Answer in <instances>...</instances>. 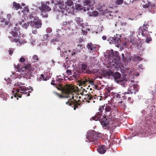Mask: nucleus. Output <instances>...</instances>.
Here are the masks:
<instances>
[{"mask_svg":"<svg viewBox=\"0 0 156 156\" xmlns=\"http://www.w3.org/2000/svg\"><path fill=\"white\" fill-rule=\"evenodd\" d=\"M118 112V108L115 106L111 103L106 104L100 106L99 112L91 119L93 120H99L105 129H108L110 127L108 119H106V117L108 118L111 113H116Z\"/></svg>","mask_w":156,"mask_h":156,"instance_id":"f257e3e1","label":"nucleus"},{"mask_svg":"<svg viewBox=\"0 0 156 156\" xmlns=\"http://www.w3.org/2000/svg\"><path fill=\"white\" fill-rule=\"evenodd\" d=\"M62 80V79L57 78L56 80H52L51 84L56 86L57 89L59 90H61L63 93L68 94L72 92L73 90V88L70 85H66L64 87H63L60 83Z\"/></svg>","mask_w":156,"mask_h":156,"instance_id":"f03ea898","label":"nucleus"},{"mask_svg":"<svg viewBox=\"0 0 156 156\" xmlns=\"http://www.w3.org/2000/svg\"><path fill=\"white\" fill-rule=\"evenodd\" d=\"M15 67L17 69L20 71H24L26 70V71L24 72V74H22V75H23V77L26 79H28L30 78V75L31 74V72L33 71V69L32 68L30 64L26 65L25 64L24 66H21L20 64H18L16 67L15 65Z\"/></svg>","mask_w":156,"mask_h":156,"instance_id":"7ed1b4c3","label":"nucleus"},{"mask_svg":"<svg viewBox=\"0 0 156 156\" xmlns=\"http://www.w3.org/2000/svg\"><path fill=\"white\" fill-rule=\"evenodd\" d=\"M102 136L101 133H97L94 130H90L88 131L87 135V138L88 140L86 141L92 142V144L96 143L97 140Z\"/></svg>","mask_w":156,"mask_h":156,"instance_id":"20e7f679","label":"nucleus"},{"mask_svg":"<svg viewBox=\"0 0 156 156\" xmlns=\"http://www.w3.org/2000/svg\"><path fill=\"white\" fill-rule=\"evenodd\" d=\"M49 1L44 2L41 3V6L39 7V9L41 11V14L43 17H48V15L47 12L51 10V8L49 6Z\"/></svg>","mask_w":156,"mask_h":156,"instance_id":"39448f33","label":"nucleus"},{"mask_svg":"<svg viewBox=\"0 0 156 156\" xmlns=\"http://www.w3.org/2000/svg\"><path fill=\"white\" fill-rule=\"evenodd\" d=\"M130 42L134 46H136L137 48H140L142 46V41L139 37H134L132 35L131 37V41Z\"/></svg>","mask_w":156,"mask_h":156,"instance_id":"423d86ee","label":"nucleus"},{"mask_svg":"<svg viewBox=\"0 0 156 156\" xmlns=\"http://www.w3.org/2000/svg\"><path fill=\"white\" fill-rule=\"evenodd\" d=\"M30 26L37 29L41 28L42 25L41 21L38 19L35 21H30Z\"/></svg>","mask_w":156,"mask_h":156,"instance_id":"0eeeda50","label":"nucleus"},{"mask_svg":"<svg viewBox=\"0 0 156 156\" xmlns=\"http://www.w3.org/2000/svg\"><path fill=\"white\" fill-rule=\"evenodd\" d=\"M121 36L119 34H116L115 35H114V37H110L109 39H108L107 41L110 40L112 41L113 43H117L119 44L121 41L120 38Z\"/></svg>","mask_w":156,"mask_h":156,"instance_id":"6e6552de","label":"nucleus"},{"mask_svg":"<svg viewBox=\"0 0 156 156\" xmlns=\"http://www.w3.org/2000/svg\"><path fill=\"white\" fill-rule=\"evenodd\" d=\"M25 20V18L23 17L21 20L18 21V23L19 24L22 26L23 28L27 29L29 25L30 26V21L26 23Z\"/></svg>","mask_w":156,"mask_h":156,"instance_id":"1a4fd4ad","label":"nucleus"},{"mask_svg":"<svg viewBox=\"0 0 156 156\" xmlns=\"http://www.w3.org/2000/svg\"><path fill=\"white\" fill-rule=\"evenodd\" d=\"M61 5L59 4H57L55 5L54 7V12H58L59 13H61L62 15L64 14L65 10H66L64 9H62Z\"/></svg>","mask_w":156,"mask_h":156,"instance_id":"9d476101","label":"nucleus"},{"mask_svg":"<svg viewBox=\"0 0 156 156\" xmlns=\"http://www.w3.org/2000/svg\"><path fill=\"white\" fill-rule=\"evenodd\" d=\"M12 42L18 43V44H19V45H21L22 44H23L26 43L27 42L25 39H24V37H22V38H21L20 37L14 39L12 40Z\"/></svg>","mask_w":156,"mask_h":156,"instance_id":"9b49d317","label":"nucleus"},{"mask_svg":"<svg viewBox=\"0 0 156 156\" xmlns=\"http://www.w3.org/2000/svg\"><path fill=\"white\" fill-rule=\"evenodd\" d=\"M91 3L92 2L91 0H84L83 1L84 5H87V6L86 8L84 7L83 10L84 12H86V10L89 11Z\"/></svg>","mask_w":156,"mask_h":156,"instance_id":"f8f14e48","label":"nucleus"},{"mask_svg":"<svg viewBox=\"0 0 156 156\" xmlns=\"http://www.w3.org/2000/svg\"><path fill=\"white\" fill-rule=\"evenodd\" d=\"M107 149L106 146L104 145L100 146L97 148L98 152L101 154H104L106 151Z\"/></svg>","mask_w":156,"mask_h":156,"instance_id":"ddd939ff","label":"nucleus"},{"mask_svg":"<svg viewBox=\"0 0 156 156\" xmlns=\"http://www.w3.org/2000/svg\"><path fill=\"white\" fill-rule=\"evenodd\" d=\"M140 33H141L142 35L144 37L148 36L149 34L148 31L145 28H144V27H140L139 29Z\"/></svg>","mask_w":156,"mask_h":156,"instance_id":"4468645a","label":"nucleus"},{"mask_svg":"<svg viewBox=\"0 0 156 156\" xmlns=\"http://www.w3.org/2000/svg\"><path fill=\"white\" fill-rule=\"evenodd\" d=\"M86 98H85L84 99L86 98L87 99H88V100L87 101V102L88 103H94L95 102V101L94 100V98H93V97L90 95L87 94L86 95Z\"/></svg>","mask_w":156,"mask_h":156,"instance_id":"2eb2a0df","label":"nucleus"},{"mask_svg":"<svg viewBox=\"0 0 156 156\" xmlns=\"http://www.w3.org/2000/svg\"><path fill=\"white\" fill-rule=\"evenodd\" d=\"M136 60L138 61H141L142 60V59L139 56H137L135 55H134L133 56H131L130 57L129 60L133 61L134 62L136 61Z\"/></svg>","mask_w":156,"mask_h":156,"instance_id":"dca6fc26","label":"nucleus"},{"mask_svg":"<svg viewBox=\"0 0 156 156\" xmlns=\"http://www.w3.org/2000/svg\"><path fill=\"white\" fill-rule=\"evenodd\" d=\"M112 76L114 77L115 81L116 82L117 80L121 79V74L118 72H116L115 73L113 74Z\"/></svg>","mask_w":156,"mask_h":156,"instance_id":"f3484780","label":"nucleus"},{"mask_svg":"<svg viewBox=\"0 0 156 156\" xmlns=\"http://www.w3.org/2000/svg\"><path fill=\"white\" fill-rule=\"evenodd\" d=\"M69 106H71L73 108L74 110H75L76 108H78V106L80 105V104L77 102L76 101L75 102L74 101L71 102L69 104Z\"/></svg>","mask_w":156,"mask_h":156,"instance_id":"a211bd4d","label":"nucleus"},{"mask_svg":"<svg viewBox=\"0 0 156 156\" xmlns=\"http://www.w3.org/2000/svg\"><path fill=\"white\" fill-rule=\"evenodd\" d=\"M87 47L89 50H90V52L93 51L95 49L94 45L91 42L87 44Z\"/></svg>","mask_w":156,"mask_h":156,"instance_id":"6ab92c4d","label":"nucleus"},{"mask_svg":"<svg viewBox=\"0 0 156 156\" xmlns=\"http://www.w3.org/2000/svg\"><path fill=\"white\" fill-rule=\"evenodd\" d=\"M127 81L125 79L121 78L117 81V83H119L120 84L123 85L124 87H125Z\"/></svg>","mask_w":156,"mask_h":156,"instance_id":"aec40b11","label":"nucleus"},{"mask_svg":"<svg viewBox=\"0 0 156 156\" xmlns=\"http://www.w3.org/2000/svg\"><path fill=\"white\" fill-rule=\"evenodd\" d=\"M21 7L20 4L17 3L16 2H13V6L12 8L18 10Z\"/></svg>","mask_w":156,"mask_h":156,"instance_id":"412c9836","label":"nucleus"},{"mask_svg":"<svg viewBox=\"0 0 156 156\" xmlns=\"http://www.w3.org/2000/svg\"><path fill=\"white\" fill-rule=\"evenodd\" d=\"M73 90H72V92L70 94H65L64 93H63L64 94H66V96H63V95H61V94H59L57 92H54V93L58 97H59V98H68L69 97V96H68V95L69 94H72V93H73Z\"/></svg>","mask_w":156,"mask_h":156,"instance_id":"4be33fe9","label":"nucleus"},{"mask_svg":"<svg viewBox=\"0 0 156 156\" xmlns=\"http://www.w3.org/2000/svg\"><path fill=\"white\" fill-rule=\"evenodd\" d=\"M14 30L15 31V32H12V36L13 37H16L18 35V32H19L20 30V28L18 27H15L14 28Z\"/></svg>","mask_w":156,"mask_h":156,"instance_id":"5701e85b","label":"nucleus"},{"mask_svg":"<svg viewBox=\"0 0 156 156\" xmlns=\"http://www.w3.org/2000/svg\"><path fill=\"white\" fill-rule=\"evenodd\" d=\"M80 77V73L77 72V73H75V74L73 75L72 76H70L69 78V79L70 80H73V78L77 79L79 77Z\"/></svg>","mask_w":156,"mask_h":156,"instance_id":"b1692460","label":"nucleus"},{"mask_svg":"<svg viewBox=\"0 0 156 156\" xmlns=\"http://www.w3.org/2000/svg\"><path fill=\"white\" fill-rule=\"evenodd\" d=\"M19 88L20 89V93L23 94H27V92L28 90L26 89L25 87H19Z\"/></svg>","mask_w":156,"mask_h":156,"instance_id":"393cba45","label":"nucleus"},{"mask_svg":"<svg viewBox=\"0 0 156 156\" xmlns=\"http://www.w3.org/2000/svg\"><path fill=\"white\" fill-rule=\"evenodd\" d=\"M81 50V49H78L76 48V49H73L72 53L71 54L72 55H73L75 54H76L79 53H80Z\"/></svg>","mask_w":156,"mask_h":156,"instance_id":"a878e982","label":"nucleus"},{"mask_svg":"<svg viewBox=\"0 0 156 156\" xmlns=\"http://www.w3.org/2000/svg\"><path fill=\"white\" fill-rule=\"evenodd\" d=\"M128 91L129 92H125L124 94V95H125L126 94H129V93L133 94L134 91V87H131L130 88H128Z\"/></svg>","mask_w":156,"mask_h":156,"instance_id":"bb28decb","label":"nucleus"},{"mask_svg":"<svg viewBox=\"0 0 156 156\" xmlns=\"http://www.w3.org/2000/svg\"><path fill=\"white\" fill-rule=\"evenodd\" d=\"M89 82V78L87 79H84L82 80H81L80 81V84L82 85H85L87 84Z\"/></svg>","mask_w":156,"mask_h":156,"instance_id":"cd10ccee","label":"nucleus"},{"mask_svg":"<svg viewBox=\"0 0 156 156\" xmlns=\"http://www.w3.org/2000/svg\"><path fill=\"white\" fill-rule=\"evenodd\" d=\"M50 37L48 34L44 35L43 36V39H42L43 41H48L50 39Z\"/></svg>","mask_w":156,"mask_h":156,"instance_id":"c85d7f7f","label":"nucleus"},{"mask_svg":"<svg viewBox=\"0 0 156 156\" xmlns=\"http://www.w3.org/2000/svg\"><path fill=\"white\" fill-rule=\"evenodd\" d=\"M16 91L17 93H18L14 95V97H18L19 98H21V95H20V94L18 93L19 92H21L20 88H19V89H16Z\"/></svg>","mask_w":156,"mask_h":156,"instance_id":"c756f323","label":"nucleus"},{"mask_svg":"<svg viewBox=\"0 0 156 156\" xmlns=\"http://www.w3.org/2000/svg\"><path fill=\"white\" fill-rule=\"evenodd\" d=\"M112 12H109L108 14H106L105 15L106 18L108 19H112L113 17V16L112 14Z\"/></svg>","mask_w":156,"mask_h":156,"instance_id":"7c9ffc66","label":"nucleus"},{"mask_svg":"<svg viewBox=\"0 0 156 156\" xmlns=\"http://www.w3.org/2000/svg\"><path fill=\"white\" fill-rule=\"evenodd\" d=\"M11 25V22L9 21H6L5 22V26L6 28H9L10 27Z\"/></svg>","mask_w":156,"mask_h":156,"instance_id":"2f4dec72","label":"nucleus"},{"mask_svg":"<svg viewBox=\"0 0 156 156\" xmlns=\"http://www.w3.org/2000/svg\"><path fill=\"white\" fill-rule=\"evenodd\" d=\"M106 76H110L113 74V73L110 70L107 71L105 72Z\"/></svg>","mask_w":156,"mask_h":156,"instance_id":"473e14b6","label":"nucleus"},{"mask_svg":"<svg viewBox=\"0 0 156 156\" xmlns=\"http://www.w3.org/2000/svg\"><path fill=\"white\" fill-rule=\"evenodd\" d=\"M87 65L85 64H83L81 66V69L82 71L86 70L87 69Z\"/></svg>","mask_w":156,"mask_h":156,"instance_id":"72a5a7b5","label":"nucleus"},{"mask_svg":"<svg viewBox=\"0 0 156 156\" xmlns=\"http://www.w3.org/2000/svg\"><path fill=\"white\" fill-rule=\"evenodd\" d=\"M130 57L128 58L127 56H126V57H124V58L122 60V61L124 62H127L129 61H130Z\"/></svg>","mask_w":156,"mask_h":156,"instance_id":"f704fd0d","label":"nucleus"},{"mask_svg":"<svg viewBox=\"0 0 156 156\" xmlns=\"http://www.w3.org/2000/svg\"><path fill=\"white\" fill-rule=\"evenodd\" d=\"M34 61V62H36L39 60V59L38 56L37 55H34L32 57Z\"/></svg>","mask_w":156,"mask_h":156,"instance_id":"c9c22d12","label":"nucleus"},{"mask_svg":"<svg viewBox=\"0 0 156 156\" xmlns=\"http://www.w3.org/2000/svg\"><path fill=\"white\" fill-rule=\"evenodd\" d=\"M59 40L58 39L56 38H53L50 41V42L53 43L54 44H55V42L58 41Z\"/></svg>","mask_w":156,"mask_h":156,"instance_id":"e433bc0d","label":"nucleus"},{"mask_svg":"<svg viewBox=\"0 0 156 156\" xmlns=\"http://www.w3.org/2000/svg\"><path fill=\"white\" fill-rule=\"evenodd\" d=\"M111 53L113 56L115 57L118 56L119 54V52L117 51H115V52H114L113 51H112Z\"/></svg>","mask_w":156,"mask_h":156,"instance_id":"4c0bfd02","label":"nucleus"},{"mask_svg":"<svg viewBox=\"0 0 156 156\" xmlns=\"http://www.w3.org/2000/svg\"><path fill=\"white\" fill-rule=\"evenodd\" d=\"M110 90H107L106 92H105V96L106 98L108 97V96L110 95Z\"/></svg>","mask_w":156,"mask_h":156,"instance_id":"58836bf2","label":"nucleus"},{"mask_svg":"<svg viewBox=\"0 0 156 156\" xmlns=\"http://www.w3.org/2000/svg\"><path fill=\"white\" fill-rule=\"evenodd\" d=\"M14 49L12 48H10L9 49L8 52H9V54L10 55H11L13 54V52L14 51Z\"/></svg>","mask_w":156,"mask_h":156,"instance_id":"ea45409f","label":"nucleus"},{"mask_svg":"<svg viewBox=\"0 0 156 156\" xmlns=\"http://www.w3.org/2000/svg\"><path fill=\"white\" fill-rule=\"evenodd\" d=\"M66 3L68 5L71 6L72 5L73 2L71 0H68L66 2Z\"/></svg>","mask_w":156,"mask_h":156,"instance_id":"a19ab883","label":"nucleus"},{"mask_svg":"<svg viewBox=\"0 0 156 156\" xmlns=\"http://www.w3.org/2000/svg\"><path fill=\"white\" fill-rule=\"evenodd\" d=\"M66 73L67 75H70L72 74V71L71 70L68 69L66 70Z\"/></svg>","mask_w":156,"mask_h":156,"instance_id":"79ce46f5","label":"nucleus"},{"mask_svg":"<svg viewBox=\"0 0 156 156\" xmlns=\"http://www.w3.org/2000/svg\"><path fill=\"white\" fill-rule=\"evenodd\" d=\"M41 78L44 81L47 80H48V77H45L43 74L41 75Z\"/></svg>","mask_w":156,"mask_h":156,"instance_id":"37998d69","label":"nucleus"},{"mask_svg":"<svg viewBox=\"0 0 156 156\" xmlns=\"http://www.w3.org/2000/svg\"><path fill=\"white\" fill-rule=\"evenodd\" d=\"M92 13L93 16H96L98 15V12L97 11H94L92 12Z\"/></svg>","mask_w":156,"mask_h":156,"instance_id":"c03bdc74","label":"nucleus"},{"mask_svg":"<svg viewBox=\"0 0 156 156\" xmlns=\"http://www.w3.org/2000/svg\"><path fill=\"white\" fill-rule=\"evenodd\" d=\"M121 96V95L120 92H119L118 93L116 94L115 95V96L116 97V98H120Z\"/></svg>","mask_w":156,"mask_h":156,"instance_id":"a18cd8bd","label":"nucleus"},{"mask_svg":"<svg viewBox=\"0 0 156 156\" xmlns=\"http://www.w3.org/2000/svg\"><path fill=\"white\" fill-rule=\"evenodd\" d=\"M123 0H116V3L118 5H120L123 2Z\"/></svg>","mask_w":156,"mask_h":156,"instance_id":"49530a36","label":"nucleus"},{"mask_svg":"<svg viewBox=\"0 0 156 156\" xmlns=\"http://www.w3.org/2000/svg\"><path fill=\"white\" fill-rule=\"evenodd\" d=\"M128 101L130 104H132L133 103V100L129 97L128 98Z\"/></svg>","mask_w":156,"mask_h":156,"instance_id":"de8ad7c7","label":"nucleus"},{"mask_svg":"<svg viewBox=\"0 0 156 156\" xmlns=\"http://www.w3.org/2000/svg\"><path fill=\"white\" fill-rule=\"evenodd\" d=\"M20 85H24V84H22L21 83H20V82H17V83H15L14 85L15 86H19V87H20Z\"/></svg>","mask_w":156,"mask_h":156,"instance_id":"09e8293b","label":"nucleus"},{"mask_svg":"<svg viewBox=\"0 0 156 156\" xmlns=\"http://www.w3.org/2000/svg\"><path fill=\"white\" fill-rule=\"evenodd\" d=\"M25 58H24L21 57L20 59V62H25Z\"/></svg>","mask_w":156,"mask_h":156,"instance_id":"8fccbe9b","label":"nucleus"},{"mask_svg":"<svg viewBox=\"0 0 156 156\" xmlns=\"http://www.w3.org/2000/svg\"><path fill=\"white\" fill-rule=\"evenodd\" d=\"M23 10L24 12H28L29 11L28 8L27 6L25 7L24 9Z\"/></svg>","mask_w":156,"mask_h":156,"instance_id":"3c124183","label":"nucleus"},{"mask_svg":"<svg viewBox=\"0 0 156 156\" xmlns=\"http://www.w3.org/2000/svg\"><path fill=\"white\" fill-rule=\"evenodd\" d=\"M152 40L151 38L150 37H148L147 38L146 42L147 43H149V42L151 41Z\"/></svg>","mask_w":156,"mask_h":156,"instance_id":"603ef678","label":"nucleus"},{"mask_svg":"<svg viewBox=\"0 0 156 156\" xmlns=\"http://www.w3.org/2000/svg\"><path fill=\"white\" fill-rule=\"evenodd\" d=\"M124 102L122 101H119L118 103V105L119 106H122V104Z\"/></svg>","mask_w":156,"mask_h":156,"instance_id":"864d4df0","label":"nucleus"},{"mask_svg":"<svg viewBox=\"0 0 156 156\" xmlns=\"http://www.w3.org/2000/svg\"><path fill=\"white\" fill-rule=\"evenodd\" d=\"M5 80L8 83H10L11 81V80L9 78H8L7 79H6V78H5Z\"/></svg>","mask_w":156,"mask_h":156,"instance_id":"5fc2aeb1","label":"nucleus"},{"mask_svg":"<svg viewBox=\"0 0 156 156\" xmlns=\"http://www.w3.org/2000/svg\"><path fill=\"white\" fill-rule=\"evenodd\" d=\"M86 73L89 74H90L92 73V71L90 70L89 69H87L86 71Z\"/></svg>","mask_w":156,"mask_h":156,"instance_id":"6e6d98bb","label":"nucleus"},{"mask_svg":"<svg viewBox=\"0 0 156 156\" xmlns=\"http://www.w3.org/2000/svg\"><path fill=\"white\" fill-rule=\"evenodd\" d=\"M12 16L10 14H8L7 15V18L9 20H10V19L11 17Z\"/></svg>","mask_w":156,"mask_h":156,"instance_id":"4d7b16f0","label":"nucleus"},{"mask_svg":"<svg viewBox=\"0 0 156 156\" xmlns=\"http://www.w3.org/2000/svg\"><path fill=\"white\" fill-rule=\"evenodd\" d=\"M32 33L34 34H37V32L36 30L35 29L34 30H32Z\"/></svg>","mask_w":156,"mask_h":156,"instance_id":"13d9d810","label":"nucleus"},{"mask_svg":"<svg viewBox=\"0 0 156 156\" xmlns=\"http://www.w3.org/2000/svg\"><path fill=\"white\" fill-rule=\"evenodd\" d=\"M123 109H125L126 108V106L124 102L122 104V106H121Z\"/></svg>","mask_w":156,"mask_h":156,"instance_id":"bf43d9fd","label":"nucleus"},{"mask_svg":"<svg viewBox=\"0 0 156 156\" xmlns=\"http://www.w3.org/2000/svg\"><path fill=\"white\" fill-rule=\"evenodd\" d=\"M80 18L79 17H76L75 19V20L78 23L79 22V20Z\"/></svg>","mask_w":156,"mask_h":156,"instance_id":"052dcab7","label":"nucleus"},{"mask_svg":"<svg viewBox=\"0 0 156 156\" xmlns=\"http://www.w3.org/2000/svg\"><path fill=\"white\" fill-rule=\"evenodd\" d=\"M67 22L66 21H63L62 23V24L63 25H66L67 24Z\"/></svg>","mask_w":156,"mask_h":156,"instance_id":"680f3d73","label":"nucleus"},{"mask_svg":"<svg viewBox=\"0 0 156 156\" xmlns=\"http://www.w3.org/2000/svg\"><path fill=\"white\" fill-rule=\"evenodd\" d=\"M107 37L106 36L104 35L102 37V39L103 40H106Z\"/></svg>","mask_w":156,"mask_h":156,"instance_id":"e2e57ef3","label":"nucleus"},{"mask_svg":"<svg viewBox=\"0 0 156 156\" xmlns=\"http://www.w3.org/2000/svg\"><path fill=\"white\" fill-rule=\"evenodd\" d=\"M0 21L1 22H4L5 20V19L4 18H0Z\"/></svg>","mask_w":156,"mask_h":156,"instance_id":"0e129e2a","label":"nucleus"},{"mask_svg":"<svg viewBox=\"0 0 156 156\" xmlns=\"http://www.w3.org/2000/svg\"><path fill=\"white\" fill-rule=\"evenodd\" d=\"M147 23L146 24L145 23L143 25V26L142 27H144V28H144L145 27L147 29Z\"/></svg>","mask_w":156,"mask_h":156,"instance_id":"69168bd1","label":"nucleus"},{"mask_svg":"<svg viewBox=\"0 0 156 156\" xmlns=\"http://www.w3.org/2000/svg\"><path fill=\"white\" fill-rule=\"evenodd\" d=\"M73 101H68L67 102H66V105H69V104H70V103L71 102H73Z\"/></svg>","mask_w":156,"mask_h":156,"instance_id":"338daca9","label":"nucleus"},{"mask_svg":"<svg viewBox=\"0 0 156 156\" xmlns=\"http://www.w3.org/2000/svg\"><path fill=\"white\" fill-rule=\"evenodd\" d=\"M127 24L126 23H122L121 24L122 26H125Z\"/></svg>","mask_w":156,"mask_h":156,"instance_id":"774afa93","label":"nucleus"}]
</instances>
